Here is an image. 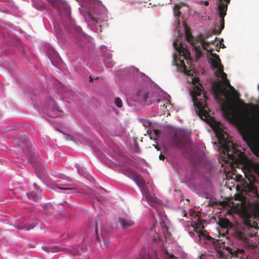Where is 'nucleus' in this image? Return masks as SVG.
<instances>
[{"mask_svg":"<svg viewBox=\"0 0 259 259\" xmlns=\"http://www.w3.org/2000/svg\"><path fill=\"white\" fill-rule=\"evenodd\" d=\"M201 48L209 53L211 58L210 62L211 67L215 69L214 74L218 77L222 79L214 82L212 87L216 95L220 97V95L225 96L227 102H224L221 105V109L226 114H229L233 102L238 98L237 92L232 87L227 77V74L224 72V66L221 64L219 55L213 53V49L209 47V43L205 41L202 35L199 36V39L193 43V48L199 57L202 54Z\"/></svg>","mask_w":259,"mask_h":259,"instance_id":"obj_1","label":"nucleus"},{"mask_svg":"<svg viewBox=\"0 0 259 259\" xmlns=\"http://www.w3.org/2000/svg\"><path fill=\"white\" fill-rule=\"evenodd\" d=\"M243 219V226L235 228L233 232L234 237L243 242L245 245L249 244V237L256 235L257 228V217L254 213H250L246 209L241 213Z\"/></svg>","mask_w":259,"mask_h":259,"instance_id":"obj_2","label":"nucleus"},{"mask_svg":"<svg viewBox=\"0 0 259 259\" xmlns=\"http://www.w3.org/2000/svg\"><path fill=\"white\" fill-rule=\"evenodd\" d=\"M199 81L198 78H193V83L194 86L191 92V94L198 114L202 119L205 120L209 117V112L207 111L208 107L205 103L207 97L205 94H202V86L199 83Z\"/></svg>","mask_w":259,"mask_h":259,"instance_id":"obj_3","label":"nucleus"},{"mask_svg":"<svg viewBox=\"0 0 259 259\" xmlns=\"http://www.w3.org/2000/svg\"><path fill=\"white\" fill-rule=\"evenodd\" d=\"M216 137L218 139V142L224 150V153L227 154L228 160L232 161L238 160L241 152L237 149L233 142L229 139V135L220 127L214 128Z\"/></svg>","mask_w":259,"mask_h":259,"instance_id":"obj_4","label":"nucleus"},{"mask_svg":"<svg viewBox=\"0 0 259 259\" xmlns=\"http://www.w3.org/2000/svg\"><path fill=\"white\" fill-rule=\"evenodd\" d=\"M175 48L180 54L178 60H175L178 69L188 75H193L191 68L192 59L189 50L182 43L178 46L176 41L173 42Z\"/></svg>","mask_w":259,"mask_h":259,"instance_id":"obj_5","label":"nucleus"},{"mask_svg":"<svg viewBox=\"0 0 259 259\" xmlns=\"http://www.w3.org/2000/svg\"><path fill=\"white\" fill-rule=\"evenodd\" d=\"M243 118L244 125L247 130L245 132L246 136L243 137L244 139L251 138L249 132L259 135V108L256 109V113L244 114Z\"/></svg>","mask_w":259,"mask_h":259,"instance_id":"obj_6","label":"nucleus"},{"mask_svg":"<svg viewBox=\"0 0 259 259\" xmlns=\"http://www.w3.org/2000/svg\"><path fill=\"white\" fill-rule=\"evenodd\" d=\"M216 256L218 258L227 259L228 254L231 255V258H242L245 253L244 250L242 248H231L230 247H225L222 243V246H216Z\"/></svg>","mask_w":259,"mask_h":259,"instance_id":"obj_7","label":"nucleus"},{"mask_svg":"<svg viewBox=\"0 0 259 259\" xmlns=\"http://www.w3.org/2000/svg\"><path fill=\"white\" fill-rule=\"evenodd\" d=\"M219 15L221 18L220 26H217L214 28L213 32L214 34H220L222 30L224 28L225 21L224 17L226 15V12L228 9V5L230 3V0H219Z\"/></svg>","mask_w":259,"mask_h":259,"instance_id":"obj_8","label":"nucleus"},{"mask_svg":"<svg viewBox=\"0 0 259 259\" xmlns=\"http://www.w3.org/2000/svg\"><path fill=\"white\" fill-rule=\"evenodd\" d=\"M53 7L56 8L61 14L69 16L70 10L69 5L65 2L60 0H47Z\"/></svg>","mask_w":259,"mask_h":259,"instance_id":"obj_9","label":"nucleus"},{"mask_svg":"<svg viewBox=\"0 0 259 259\" xmlns=\"http://www.w3.org/2000/svg\"><path fill=\"white\" fill-rule=\"evenodd\" d=\"M87 237L90 239L93 242H98L101 246V240L99 233L98 224L97 222L94 223V224L91 225L88 228L86 232Z\"/></svg>","mask_w":259,"mask_h":259,"instance_id":"obj_10","label":"nucleus"},{"mask_svg":"<svg viewBox=\"0 0 259 259\" xmlns=\"http://www.w3.org/2000/svg\"><path fill=\"white\" fill-rule=\"evenodd\" d=\"M255 174H259V165L252 164L247 169V172L245 173V178L250 184H252L257 181Z\"/></svg>","mask_w":259,"mask_h":259,"instance_id":"obj_11","label":"nucleus"},{"mask_svg":"<svg viewBox=\"0 0 259 259\" xmlns=\"http://www.w3.org/2000/svg\"><path fill=\"white\" fill-rule=\"evenodd\" d=\"M132 178L137 185L141 188L142 191L146 192V183L143 178L140 175L133 173H132Z\"/></svg>","mask_w":259,"mask_h":259,"instance_id":"obj_12","label":"nucleus"},{"mask_svg":"<svg viewBox=\"0 0 259 259\" xmlns=\"http://www.w3.org/2000/svg\"><path fill=\"white\" fill-rule=\"evenodd\" d=\"M33 187L35 190L36 191V192H31L27 194V196L28 199H31L34 201H38L41 199L40 196V190H39V187L36 184H33Z\"/></svg>","mask_w":259,"mask_h":259,"instance_id":"obj_13","label":"nucleus"},{"mask_svg":"<svg viewBox=\"0 0 259 259\" xmlns=\"http://www.w3.org/2000/svg\"><path fill=\"white\" fill-rule=\"evenodd\" d=\"M75 42L81 47H83L88 40L87 36L81 31H78L74 36Z\"/></svg>","mask_w":259,"mask_h":259,"instance_id":"obj_14","label":"nucleus"},{"mask_svg":"<svg viewBox=\"0 0 259 259\" xmlns=\"http://www.w3.org/2000/svg\"><path fill=\"white\" fill-rule=\"evenodd\" d=\"M46 251L48 252H58L61 251H67L69 252L70 254L73 255L76 254V251L75 250H73L71 249L62 248L58 246H54L51 247L47 248Z\"/></svg>","mask_w":259,"mask_h":259,"instance_id":"obj_15","label":"nucleus"},{"mask_svg":"<svg viewBox=\"0 0 259 259\" xmlns=\"http://www.w3.org/2000/svg\"><path fill=\"white\" fill-rule=\"evenodd\" d=\"M137 100L141 102H145L149 97V93L144 90H140L137 94Z\"/></svg>","mask_w":259,"mask_h":259,"instance_id":"obj_16","label":"nucleus"},{"mask_svg":"<svg viewBox=\"0 0 259 259\" xmlns=\"http://www.w3.org/2000/svg\"><path fill=\"white\" fill-rule=\"evenodd\" d=\"M185 37L188 42L193 47V43L199 39V36L196 38H194L188 29L187 26L185 25Z\"/></svg>","mask_w":259,"mask_h":259,"instance_id":"obj_17","label":"nucleus"},{"mask_svg":"<svg viewBox=\"0 0 259 259\" xmlns=\"http://www.w3.org/2000/svg\"><path fill=\"white\" fill-rule=\"evenodd\" d=\"M48 107L51 108V110H53L52 114L50 115L53 117H55L57 116L56 114H53L54 112H61L62 111L59 109V107L54 103V101L50 98L48 101Z\"/></svg>","mask_w":259,"mask_h":259,"instance_id":"obj_18","label":"nucleus"},{"mask_svg":"<svg viewBox=\"0 0 259 259\" xmlns=\"http://www.w3.org/2000/svg\"><path fill=\"white\" fill-rule=\"evenodd\" d=\"M181 6L179 4H177L175 6L174 8V16L176 18V23L177 24V27H179L180 23L179 20V17L181 15V12L180 11Z\"/></svg>","mask_w":259,"mask_h":259,"instance_id":"obj_19","label":"nucleus"},{"mask_svg":"<svg viewBox=\"0 0 259 259\" xmlns=\"http://www.w3.org/2000/svg\"><path fill=\"white\" fill-rule=\"evenodd\" d=\"M219 224L221 228L227 229L231 228L233 227V224L226 218L220 219Z\"/></svg>","mask_w":259,"mask_h":259,"instance_id":"obj_20","label":"nucleus"},{"mask_svg":"<svg viewBox=\"0 0 259 259\" xmlns=\"http://www.w3.org/2000/svg\"><path fill=\"white\" fill-rule=\"evenodd\" d=\"M104 62L106 66L108 68H112L114 66V63L112 59V55L107 53L105 55Z\"/></svg>","mask_w":259,"mask_h":259,"instance_id":"obj_21","label":"nucleus"},{"mask_svg":"<svg viewBox=\"0 0 259 259\" xmlns=\"http://www.w3.org/2000/svg\"><path fill=\"white\" fill-rule=\"evenodd\" d=\"M119 222L122 227L124 229L127 228L134 224V221L127 218H119Z\"/></svg>","mask_w":259,"mask_h":259,"instance_id":"obj_22","label":"nucleus"},{"mask_svg":"<svg viewBox=\"0 0 259 259\" xmlns=\"http://www.w3.org/2000/svg\"><path fill=\"white\" fill-rule=\"evenodd\" d=\"M59 189L61 190H73V193H83L84 191L82 189H78L77 188L74 187V188H67V187H58Z\"/></svg>","mask_w":259,"mask_h":259,"instance_id":"obj_23","label":"nucleus"},{"mask_svg":"<svg viewBox=\"0 0 259 259\" xmlns=\"http://www.w3.org/2000/svg\"><path fill=\"white\" fill-rule=\"evenodd\" d=\"M92 195L94 198H95L98 201L101 203H103L105 200V198L104 197L100 196L97 193L93 190L92 191Z\"/></svg>","mask_w":259,"mask_h":259,"instance_id":"obj_24","label":"nucleus"},{"mask_svg":"<svg viewBox=\"0 0 259 259\" xmlns=\"http://www.w3.org/2000/svg\"><path fill=\"white\" fill-rule=\"evenodd\" d=\"M34 227L32 225H30L29 226H26L22 225V226L18 225L16 226V228L19 229L24 230L25 231H29L32 229H33Z\"/></svg>","mask_w":259,"mask_h":259,"instance_id":"obj_25","label":"nucleus"},{"mask_svg":"<svg viewBox=\"0 0 259 259\" xmlns=\"http://www.w3.org/2000/svg\"><path fill=\"white\" fill-rule=\"evenodd\" d=\"M145 198L148 203L152 205L154 202L155 201L152 197L148 193L145 195Z\"/></svg>","mask_w":259,"mask_h":259,"instance_id":"obj_26","label":"nucleus"},{"mask_svg":"<svg viewBox=\"0 0 259 259\" xmlns=\"http://www.w3.org/2000/svg\"><path fill=\"white\" fill-rule=\"evenodd\" d=\"M101 239L103 240L104 245L105 247H107L110 243V241L108 238L104 237V234L101 232L100 233Z\"/></svg>","mask_w":259,"mask_h":259,"instance_id":"obj_27","label":"nucleus"},{"mask_svg":"<svg viewBox=\"0 0 259 259\" xmlns=\"http://www.w3.org/2000/svg\"><path fill=\"white\" fill-rule=\"evenodd\" d=\"M33 4L35 6V7L38 9H41L46 8L45 4L43 3H40V4H37L34 0L33 1Z\"/></svg>","mask_w":259,"mask_h":259,"instance_id":"obj_28","label":"nucleus"},{"mask_svg":"<svg viewBox=\"0 0 259 259\" xmlns=\"http://www.w3.org/2000/svg\"><path fill=\"white\" fill-rule=\"evenodd\" d=\"M115 104L118 108H121L122 106V102L121 100L117 97L115 99Z\"/></svg>","mask_w":259,"mask_h":259,"instance_id":"obj_29","label":"nucleus"},{"mask_svg":"<svg viewBox=\"0 0 259 259\" xmlns=\"http://www.w3.org/2000/svg\"><path fill=\"white\" fill-rule=\"evenodd\" d=\"M239 102L240 105L242 106V107L244 109H247L248 108V106L246 104H245L243 101L239 100Z\"/></svg>","mask_w":259,"mask_h":259,"instance_id":"obj_30","label":"nucleus"},{"mask_svg":"<svg viewBox=\"0 0 259 259\" xmlns=\"http://www.w3.org/2000/svg\"><path fill=\"white\" fill-rule=\"evenodd\" d=\"M151 125V122L149 120H145L143 122V125L146 127L150 126Z\"/></svg>","mask_w":259,"mask_h":259,"instance_id":"obj_31","label":"nucleus"},{"mask_svg":"<svg viewBox=\"0 0 259 259\" xmlns=\"http://www.w3.org/2000/svg\"><path fill=\"white\" fill-rule=\"evenodd\" d=\"M153 132H154V134H155V135L156 137H159V135L160 134V132L159 130L155 129V130H153Z\"/></svg>","mask_w":259,"mask_h":259,"instance_id":"obj_32","label":"nucleus"},{"mask_svg":"<svg viewBox=\"0 0 259 259\" xmlns=\"http://www.w3.org/2000/svg\"><path fill=\"white\" fill-rule=\"evenodd\" d=\"M47 209H48L49 210H52L53 209V208L52 205H48L45 206V209L46 210Z\"/></svg>","mask_w":259,"mask_h":259,"instance_id":"obj_33","label":"nucleus"},{"mask_svg":"<svg viewBox=\"0 0 259 259\" xmlns=\"http://www.w3.org/2000/svg\"><path fill=\"white\" fill-rule=\"evenodd\" d=\"M159 159H160V160H164V159H165V157H164V156L162 153H161V154H160V155H159Z\"/></svg>","mask_w":259,"mask_h":259,"instance_id":"obj_34","label":"nucleus"},{"mask_svg":"<svg viewBox=\"0 0 259 259\" xmlns=\"http://www.w3.org/2000/svg\"><path fill=\"white\" fill-rule=\"evenodd\" d=\"M155 148L158 150H160V148L158 147V146L157 145H154Z\"/></svg>","mask_w":259,"mask_h":259,"instance_id":"obj_35","label":"nucleus"},{"mask_svg":"<svg viewBox=\"0 0 259 259\" xmlns=\"http://www.w3.org/2000/svg\"><path fill=\"white\" fill-rule=\"evenodd\" d=\"M176 143L177 144L179 145V144H180L181 142H180V141L179 140H178V141H177L176 142Z\"/></svg>","mask_w":259,"mask_h":259,"instance_id":"obj_36","label":"nucleus"},{"mask_svg":"<svg viewBox=\"0 0 259 259\" xmlns=\"http://www.w3.org/2000/svg\"><path fill=\"white\" fill-rule=\"evenodd\" d=\"M204 4H205V6H208V2L207 1H205V3H204Z\"/></svg>","mask_w":259,"mask_h":259,"instance_id":"obj_37","label":"nucleus"},{"mask_svg":"<svg viewBox=\"0 0 259 259\" xmlns=\"http://www.w3.org/2000/svg\"><path fill=\"white\" fill-rule=\"evenodd\" d=\"M30 158L31 160L32 161V162H34V160L33 159V158L30 157Z\"/></svg>","mask_w":259,"mask_h":259,"instance_id":"obj_38","label":"nucleus"},{"mask_svg":"<svg viewBox=\"0 0 259 259\" xmlns=\"http://www.w3.org/2000/svg\"><path fill=\"white\" fill-rule=\"evenodd\" d=\"M106 48V47L105 46H101V48Z\"/></svg>","mask_w":259,"mask_h":259,"instance_id":"obj_39","label":"nucleus"},{"mask_svg":"<svg viewBox=\"0 0 259 259\" xmlns=\"http://www.w3.org/2000/svg\"><path fill=\"white\" fill-rule=\"evenodd\" d=\"M222 47L223 48H225V45L224 44H223Z\"/></svg>","mask_w":259,"mask_h":259,"instance_id":"obj_40","label":"nucleus"},{"mask_svg":"<svg viewBox=\"0 0 259 259\" xmlns=\"http://www.w3.org/2000/svg\"><path fill=\"white\" fill-rule=\"evenodd\" d=\"M92 81V78L91 77H90V81Z\"/></svg>","mask_w":259,"mask_h":259,"instance_id":"obj_41","label":"nucleus"},{"mask_svg":"<svg viewBox=\"0 0 259 259\" xmlns=\"http://www.w3.org/2000/svg\"><path fill=\"white\" fill-rule=\"evenodd\" d=\"M26 156L28 157V158L29 157V155L26 154Z\"/></svg>","mask_w":259,"mask_h":259,"instance_id":"obj_42","label":"nucleus"},{"mask_svg":"<svg viewBox=\"0 0 259 259\" xmlns=\"http://www.w3.org/2000/svg\"><path fill=\"white\" fill-rule=\"evenodd\" d=\"M187 215V213L186 212H185L184 216H186Z\"/></svg>","mask_w":259,"mask_h":259,"instance_id":"obj_43","label":"nucleus"},{"mask_svg":"<svg viewBox=\"0 0 259 259\" xmlns=\"http://www.w3.org/2000/svg\"><path fill=\"white\" fill-rule=\"evenodd\" d=\"M157 102H160V100L159 99H157Z\"/></svg>","mask_w":259,"mask_h":259,"instance_id":"obj_44","label":"nucleus"},{"mask_svg":"<svg viewBox=\"0 0 259 259\" xmlns=\"http://www.w3.org/2000/svg\"><path fill=\"white\" fill-rule=\"evenodd\" d=\"M217 51L219 52V49H217L216 50Z\"/></svg>","mask_w":259,"mask_h":259,"instance_id":"obj_45","label":"nucleus"},{"mask_svg":"<svg viewBox=\"0 0 259 259\" xmlns=\"http://www.w3.org/2000/svg\"><path fill=\"white\" fill-rule=\"evenodd\" d=\"M153 240H154V241H156V239L154 238V239H153Z\"/></svg>","mask_w":259,"mask_h":259,"instance_id":"obj_46","label":"nucleus"}]
</instances>
